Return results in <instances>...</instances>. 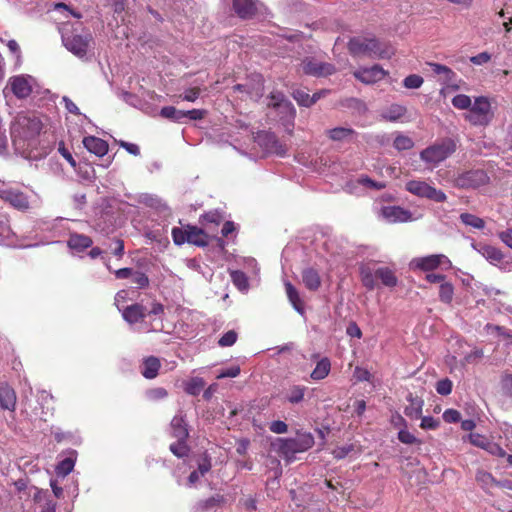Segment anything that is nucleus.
<instances>
[{
	"mask_svg": "<svg viewBox=\"0 0 512 512\" xmlns=\"http://www.w3.org/2000/svg\"><path fill=\"white\" fill-rule=\"evenodd\" d=\"M42 122L35 115L20 114L11 127L13 143L18 150L25 153L36 145V137L42 130Z\"/></svg>",
	"mask_w": 512,
	"mask_h": 512,
	"instance_id": "f257e3e1",
	"label": "nucleus"
},
{
	"mask_svg": "<svg viewBox=\"0 0 512 512\" xmlns=\"http://www.w3.org/2000/svg\"><path fill=\"white\" fill-rule=\"evenodd\" d=\"M272 445L277 452L290 459L294 454L310 449L314 445V437L310 433H302L295 438H279Z\"/></svg>",
	"mask_w": 512,
	"mask_h": 512,
	"instance_id": "f03ea898",
	"label": "nucleus"
},
{
	"mask_svg": "<svg viewBox=\"0 0 512 512\" xmlns=\"http://www.w3.org/2000/svg\"><path fill=\"white\" fill-rule=\"evenodd\" d=\"M494 118L491 102L485 96L476 97L465 114V119L474 126H487Z\"/></svg>",
	"mask_w": 512,
	"mask_h": 512,
	"instance_id": "7ed1b4c3",
	"label": "nucleus"
},
{
	"mask_svg": "<svg viewBox=\"0 0 512 512\" xmlns=\"http://www.w3.org/2000/svg\"><path fill=\"white\" fill-rule=\"evenodd\" d=\"M62 41L66 49L78 58H84L94 44L90 32L84 34L68 33L65 28L62 30Z\"/></svg>",
	"mask_w": 512,
	"mask_h": 512,
	"instance_id": "20e7f679",
	"label": "nucleus"
},
{
	"mask_svg": "<svg viewBox=\"0 0 512 512\" xmlns=\"http://www.w3.org/2000/svg\"><path fill=\"white\" fill-rule=\"evenodd\" d=\"M456 151V143L450 138L441 140L427 147L420 153V158L432 166L438 165Z\"/></svg>",
	"mask_w": 512,
	"mask_h": 512,
	"instance_id": "39448f33",
	"label": "nucleus"
},
{
	"mask_svg": "<svg viewBox=\"0 0 512 512\" xmlns=\"http://www.w3.org/2000/svg\"><path fill=\"white\" fill-rule=\"evenodd\" d=\"M348 49L353 56H385L380 42L375 38L354 37L350 39Z\"/></svg>",
	"mask_w": 512,
	"mask_h": 512,
	"instance_id": "423d86ee",
	"label": "nucleus"
},
{
	"mask_svg": "<svg viewBox=\"0 0 512 512\" xmlns=\"http://www.w3.org/2000/svg\"><path fill=\"white\" fill-rule=\"evenodd\" d=\"M440 266L451 268V261L444 254H433L425 257L413 258L409 263L411 270L432 271Z\"/></svg>",
	"mask_w": 512,
	"mask_h": 512,
	"instance_id": "0eeeda50",
	"label": "nucleus"
},
{
	"mask_svg": "<svg viewBox=\"0 0 512 512\" xmlns=\"http://www.w3.org/2000/svg\"><path fill=\"white\" fill-rule=\"evenodd\" d=\"M472 247L492 265L504 270H512V262L504 261V254L497 247L486 243L472 244Z\"/></svg>",
	"mask_w": 512,
	"mask_h": 512,
	"instance_id": "6e6552de",
	"label": "nucleus"
},
{
	"mask_svg": "<svg viewBox=\"0 0 512 512\" xmlns=\"http://www.w3.org/2000/svg\"><path fill=\"white\" fill-rule=\"evenodd\" d=\"M406 189L416 196L425 197L435 202H444L446 200L444 192L437 190L424 181L411 180L406 183Z\"/></svg>",
	"mask_w": 512,
	"mask_h": 512,
	"instance_id": "1a4fd4ad",
	"label": "nucleus"
},
{
	"mask_svg": "<svg viewBox=\"0 0 512 512\" xmlns=\"http://www.w3.org/2000/svg\"><path fill=\"white\" fill-rule=\"evenodd\" d=\"M8 85L17 98L28 97L36 86L35 79L30 75H17L9 79Z\"/></svg>",
	"mask_w": 512,
	"mask_h": 512,
	"instance_id": "9d476101",
	"label": "nucleus"
},
{
	"mask_svg": "<svg viewBox=\"0 0 512 512\" xmlns=\"http://www.w3.org/2000/svg\"><path fill=\"white\" fill-rule=\"evenodd\" d=\"M303 73L316 77H325L335 72V67L330 63L319 61L312 57L305 58L300 64Z\"/></svg>",
	"mask_w": 512,
	"mask_h": 512,
	"instance_id": "9b49d317",
	"label": "nucleus"
},
{
	"mask_svg": "<svg viewBox=\"0 0 512 512\" xmlns=\"http://www.w3.org/2000/svg\"><path fill=\"white\" fill-rule=\"evenodd\" d=\"M489 177L483 170L468 171L455 180L456 186L460 188H478L487 184Z\"/></svg>",
	"mask_w": 512,
	"mask_h": 512,
	"instance_id": "f8f14e48",
	"label": "nucleus"
},
{
	"mask_svg": "<svg viewBox=\"0 0 512 512\" xmlns=\"http://www.w3.org/2000/svg\"><path fill=\"white\" fill-rule=\"evenodd\" d=\"M0 199L9 203L15 209L25 211L29 209L28 197L21 191L13 188L0 189Z\"/></svg>",
	"mask_w": 512,
	"mask_h": 512,
	"instance_id": "ddd939ff",
	"label": "nucleus"
},
{
	"mask_svg": "<svg viewBox=\"0 0 512 512\" xmlns=\"http://www.w3.org/2000/svg\"><path fill=\"white\" fill-rule=\"evenodd\" d=\"M354 77L364 84H374L386 76V71L379 65L369 68H360L353 73Z\"/></svg>",
	"mask_w": 512,
	"mask_h": 512,
	"instance_id": "4468645a",
	"label": "nucleus"
},
{
	"mask_svg": "<svg viewBox=\"0 0 512 512\" xmlns=\"http://www.w3.org/2000/svg\"><path fill=\"white\" fill-rule=\"evenodd\" d=\"M381 215L390 223L406 222L411 220V214L407 210L397 206L384 207L381 210Z\"/></svg>",
	"mask_w": 512,
	"mask_h": 512,
	"instance_id": "2eb2a0df",
	"label": "nucleus"
},
{
	"mask_svg": "<svg viewBox=\"0 0 512 512\" xmlns=\"http://www.w3.org/2000/svg\"><path fill=\"white\" fill-rule=\"evenodd\" d=\"M84 147L98 157H102L108 152V144L101 138L95 136H87L83 139Z\"/></svg>",
	"mask_w": 512,
	"mask_h": 512,
	"instance_id": "dca6fc26",
	"label": "nucleus"
},
{
	"mask_svg": "<svg viewBox=\"0 0 512 512\" xmlns=\"http://www.w3.org/2000/svg\"><path fill=\"white\" fill-rule=\"evenodd\" d=\"M0 407L11 412L16 408V393L7 384L0 385Z\"/></svg>",
	"mask_w": 512,
	"mask_h": 512,
	"instance_id": "f3484780",
	"label": "nucleus"
},
{
	"mask_svg": "<svg viewBox=\"0 0 512 512\" xmlns=\"http://www.w3.org/2000/svg\"><path fill=\"white\" fill-rule=\"evenodd\" d=\"M233 8L241 18H250L257 10L254 0H233Z\"/></svg>",
	"mask_w": 512,
	"mask_h": 512,
	"instance_id": "a211bd4d",
	"label": "nucleus"
},
{
	"mask_svg": "<svg viewBox=\"0 0 512 512\" xmlns=\"http://www.w3.org/2000/svg\"><path fill=\"white\" fill-rule=\"evenodd\" d=\"M432 71L439 76V81L445 85H452L456 80V73L448 66L438 63H428Z\"/></svg>",
	"mask_w": 512,
	"mask_h": 512,
	"instance_id": "6ab92c4d",
	"label": "nucleus"
},
{
	"mask_svg": "<svg viewBox=\"0 0 512 512\" xmlns=\"http://www.w3.org/2000/svg\"><path fill=\"white\" fill-rule=\"evenodd\" d=\"M123 318L130 324H134L145 317V308L140 304L127 306L122 310Z\"/></svg>",
	"mask_w": 512,
	"mask_h": 512,
	"instance_id": "aec40b11",
	"label": "nucleus"
},
{
	"mask_svg": "<svg viewBox=\"0 0 512 512\" xmlns=\"http://www.w3.org/2000/svg\"><path fill=\"white\" fill-rule=\"evenodd\" d=\"M302 281L305 287L311 291H316L321 285L320 275L313 268H306L302 271Z\"/></svg>",
	"mask_w": 512,
	"mask_h": 512,
	"instance_id": "412c9836",
	"label": "nucleus"
},
{
	"mask_svg": "<svg viewBox=\"0 0 512 512\" xmlns=\"http://www.w3.org/2000/svg\"><path fill=\"white\" fill-rule=\"evenodd\" d=\"M187 242L197 246L207 245V235L204 231L196 226H187Z\"/></svg>",
	"mask_w": 512,
	"mask_h": 512,
	"instance_id": "4be33fe9",
	"label": "nucleus"
},
{
	"mask_svg": "<svg viewBox=\"0 0 512 512\" xmlns=\"http://www.w3.org/2000/svg\"><path fill=\"white\" fill-rule=\"evenodd\" d=\"M285 290H286L287 297H288L290 303L292 304V306L294 307V309L298 313L303 315L304 310H305L304 303L301 300L297 289L290 282H285Z\"/></svg>",
	"mask_w": 512,
	"mask_h": 512,
	"instance_id": "5701e85b",
	"label": "nucleus"
},
{
	"mask_svg": "<svg viewBox=\"0 0 512 512\" xmlns=\"http://www.w3.org/2000/svg\"><path fill=\"white\" fill-rule=\"evenodd\" d=\"M235 91L245 92L251 99L258 100L263 95V82L260 76H257V83L252 87L248 88L246 85L238 84L234 86Z\"/></svg>",
	"mask_w": 512,
	"mask_h": 512,
	"instance_id": "b1692460",
	"label": "nucleus"
},
{
	"mask_svg": "<svg viewBox=\"0 0 512 512\" xmlns=\"http://www.w3.org/2000/svg\"><path fill=\"white\" fill-rule=\"evenodd\" d=\"M406 108L399 104H392L388 108L382 111V119L390 122H394L402 118L406 114Z\"/></svg>",
	"mask_w": 512,
	"mask_h": 512,
	"instance_id": "393cba45",
	"label": "nucleus"
},
{
	"mask_svg": "<svg viewBox=\"0 0 512 512\" xmlns=\"http://www.w3.org/2000/svg\"><path fill=\"white\" fill-rule=\"evenodd\" d=\"M159 368V359L154 356H150L143 361L142 375L147 379H153L157 376Z\"/></svg>",
	"mask_w": 512,
	"mask_h": 512,
	"instance_id": "a878e982",
	"label": "nucleus"
},
{
	"mask_svg": "<svg viewBox=\"0 0 512 512\" xmlns=\"http://www.w3.org/2000/svg\"><path fill=\"white\" fill-rule=\"evenodd\" d=\"M326 133L333 141H348L354 136L355 131L348 127H336L327 130Z\"/></svg>",
	"mask_w": 512,
	"mask_h": 512,
	"instance_id": "bb28decb",
	"label": "nucleus"
},
{
	"mask_svg": "<svg viewBox=\"0 0 512 512\" xmlns=\"http://www.w3.org/2000/svg\"><path fill=\"white\" fill-rule=\"evenodd\" d=\"M92 239L86 235L73 234L68 240V245L71 249L82 251L92 245Z\"/></svg>",
	"mask_w": 512,
	"mask_h": 512,
	"instance_id": "cd10ccee",
	"label": "nucleus"
},
{
	"mask_svg": "<svg viewBox=\"0 0 512 512\" xmlns=\"http://www.w3.org/2000/svg\"><path fill=\"white\" fill-rule=\"evenodd\" d=\"M172 433L178 440H185L188 436L185 421L181 416H175L171 421Z\"/></svg>",
	"mask_w": 512,
	"mask_h": 512,
	"instance_id": "c85d7f7f",
	"label": "nucleus"
},
{
	"mask_svg": "<svg viewBox=\"0 0 512 512\" xmlns=\"http://www.w3.org/2000/svg\"><path fill=\"white\" fill-rule=\"evenodd\" d=\"M408 400L410 403L405 407L404 413L412 419H418L422 414L423 401L419 398H413L411 395Z\"/></svg>",
	"mask_w": 512,
	"mask_h": 512,
	"instance_id": "c756f323",
	"label": "nucleus"
},
{
	"mask_svg": "<svg viewBox=\"0 0 512 512\" xmlns=\"http://www.w3.org/2000/svg\"><path fill=\"white\" fill-rule=\"evenodd\" d=\"M331 369V363L328 358H323L316 364V367L311 373L313 380H322L328 376Z\"/></svg>",
	"mask_w": 512,
	"mask_h": 512,
	"instance_id": "7c9ffc66",
	"label": "nucleus"
},
{
	"mask_svg": "<svg viewBox=\"0 0 512 512\" xmlns=\"http://www.w3.org/2000/svg\"><path fill=\"white\" fill-rule=\"evenodd\" d=\"M375 275L387 287H394L397 284V278L389 268H379L375 271Z\"/></svg>",
	"mask_w": 512,
	"mask_h": 512,
	"instance_id": "2f4dec72",
	"label": "nucleus"
},
{
	"mask_svg": "<svg viewBox=\"0 0 512 512\" xmlns=\"http://www.w3.org/2000/svg\"><path fill=\"white\" fill-rule=\"evenodd\" d=\"M270 102H269V106H273V107H283V108H286L292 112H294V108L292 106V104L285 98L284 94L282 92H279V91H275V92H272L270 94Z\"/></svg>",
	"mask_w": 512,
	"mask_h": 512,
	"instance_id": "473e14b6",
	"label": "nucleus"
},
{
	"mask_svg": "<svg viewBox=\"0 0 512 512\" xmlns=\"http://www.w3.org/2000/svg\"><path fill=\"white\" fill-rule=\"evenodd\" d=\"M307 390L304 386H292L287 394L286 399L291 404H298L304 399L305 391Z\"/></svg>",
	"mask_w": 512,
	"mask_h": 512,
	"instance_id": "72a5a7b5",
	"label": "nucleus"
},
{
	"mask_svg": "<svg viewBox=\"0 0 512 512\" xmlns=\"http://www.w3.org/2000/svg\"><path fill=\"white\" fill-rule=\"evenodd\" d=\"M160 115L166 119H170L176 122L182 121L184 118H186L185 111L177 110L173 106H166L163 107L160 111Z\"/></svg>",
	"mask_w": 512,
	"mask_h": 512,
	"instance_id": "f704fd0d",
	"label": "nucleus"
},
{
	"mask_svg": "<svg viewBox=\"0 0 512 512\" xmlns=\"http://www.w3.org/2000/svg\"><path fill=\"white\" fill-rule=\"evenodd\" d=\"M460 220L463 224L475 229H483L485 227L484 220L474 214L462 213L460 215Z\"/></svg>",
	"mask_w": 512,
	"mask_h": 512,
	"instance_id": "c9c22d12",
	"label": "nucleus"
},
{
	"mask_svg": "<svg viewBox=\"0 0 512 512\" xmlns=\"http://www.w3.org/2000/svg\"><path fill=\"white\" fill-rule=\"evenodd\" d=\"M476 480L482 486V488L485 489L491 488L494 485L499 484L491 473L483 470L477 472Z\"/></svg>",
	"mask_w": 512,
	"mask_h": 512,
	"instance_id": "e433bc0d",
	"label": "nucleus"
},
{
	"mask_svg": "<svg viewBox=\"0 0 512 512\" xmlns=\"http://www.w3.org/2000/svg\"><path fill=\"white\" fill-rule=\"evenodd\" d=\"M75 458L72 456L66 457L56 467V473L59 476L65 477L67 476L74 468Z\"/></svg>",
	"mask_w": 512,
	"mask_h": 512,
	"instance_id": "4c0bfd02",
	"label": "nucleus"
},
{
	"mask_svg": "<svg viewBox=\"0 0 512 512\" xmlns=\"http://www.w3.org/2000/svg\"><path fill=\"white\" fill-rule=\"evenodd\" d=\"M360 273L363 285L368 289H373L376 285L375 278L377 277L373 274L372 270L369 267L362 266Z\"/></svg>",
	"mask_w": 512,
	"mask_h": 512,
	"instance_id": "58836bf2",
	"label": "nucleus"
},
{
	"mask_svg": "<svg viewBox=\"0 0 512 512\" xmlns=\"http://www.w3.org/2000/svg\"><path fill=\"white\" fill-rule=\"evenodd\" d=\"M230 277L233 284L241 291L248 289V279L246 275L241 271H231Z\"/></svg>",
	"mask_w": 512,
	"mask_h": 512,
	"instance_id": "ea45409f",
	"label": "nucleus"
},
{
	"mask_svg": "<svg viewBox=\"0 0 512 512\" xmlns=\"http://www.w3.org/2000/svg\"><path fill=\"white\" fill-rule=\"evenodd\" d=\"M393 146L398 151L409 150L414 146V142L410 137L398 134L394 139Z\"/></svg>",
	"mask_w": 512,
	"mask_h": 512,
	"instance_id": "a19ab883",
	"label": "nucleus"
},
{
	"mask_svg": "<svg viewBox=\"0 0 512 512\" xmlns=\"http://www.w3.org/2000/svg\"><path fill=\"white\" fill-rule=\"evenodd\" d=\"M454 294V288L452 284L444 282L439 288V298L442 302L450 303Z\"/></svg>",
	"mask_w": 512,
	"mask_h": 512,
	"instance_id": "79ce46f5",
	"label": "nucleus"
},
{
	"mask_svg": "<svg viewBox=\"0 0 512 512\" xmlns=\"http://www.w3.org/2000/svg\"><path fill=\"white\" fill-rule=\"evenodd\" d=\"M467 438L472 445L481 448L485 451L490 443V440L488 438L478 433H470L467 436Z\"/></svg>",
	"mask_w": 512,
	"mask_h": 512,
	"instance_id": "37998d69",
	"label": "nucleus"
},
{
	"mask_svg": "<svg viewBox=\"0 0 512 512\" xmlns=\"http://www.w3.org/2000/svg\"><path fill=\"white\" fill-rule=\"evenodd\" d=\"M452 104L457 109H461V110L468 109L469 110L473 103L469 96L464 95V94H458L452 99Z\"/></svg>",
	"mask_w": 512,
	"mask_h": 512,
	"instance_id": "c03bdc74",
	"label": "nucleus"
},
{
	"mask_svg": "<svg viewBox=\"0 0 512 512\" xmlns=\"http://www.w3.org/2000/svg\"><path fill=\"white\" fill-rule=\"evenodd\" d=\"M292 95L297 103L301 106L309 107L313 105V99H310V95L304 90L297 89L293 92Z\"/></svg>",
	"mask_w": 512,
	"mask_h": 512,
	"instance_id": "a18cd8bd",
	"label": "nucleus"
},
{
	"mask_svg": "<svg viewBox=\"0 0 512 512\" xmlns=\"http://www.w3.org/2000/svg\"><path fill=\"white\" fill-rule=\"evenodd\" d=\"M501 390H502V393L509 397V398H512V374H505L501 377Z\"/></svg>",
	"mask_w": 512,
	"mask_h": 512,
	"instance_id": "49530a36",
	"label": "nucleus"
},
{
	"mask_svg": "<svg viewBox=\"0 0 512 512\" xmlns=\"http://www.w3.org/2000/svg\"><path fill=\"white\" fill-rule=\"evenodd\" d=\"M186 236H187V226L184 229L178 228V227H174L172 229V238L176 245H182L185 242H187Z\"/></svg>",
	"mask_w": 512,
	"mask_h": 512,
	"instance_id": "de8ad7c7",
	"label": "nucleus"
},
{
	"mask_svg": "<svg viewBox=\"0 0 512 512\" xmlns=\"http://www.w3.org/2000/svg\"><path fill=\"white\" fill-rule=\"evenodd\" d=\"M423 84V78L419 75L412 74L404 79V86L408 89H417Z\"/></svg>",
	"mask_w": 512,
	"mask_h": 512,
	"instance_id": "09e8293b",
	"label": "nucleus"
},
{
	"mask_svg": "<svg viewBox=\"0 0 512 512\" xmlns=\"http://www.w3.org/2000/svg\"><path fill=\"white\" fill-rule=\"evenodd\" d=\"M237 340V333L233 330L226 332L218 341L221 347L232 346Z\"/></svg>",
	"mask_w": 512,
	"mask_h": 512,
	"instance_id": "8fccbe9b",
	"label": "nucleus"
},
{
	"mask_svg": "<svg viewBox=\"0 0 512 512\" xmlns=\"http://www.w3.org/2000/svg\"><path fill=\"white\" fill-rule=\"evenodd\" d=\"M452 382L448 378L442 379L436 384V391L440 395H449L452 391Z\"/></svg>",
	"mask_w": 512,
	"mask_h": 512,
	"instance_id": "3c124183",
	"label": "nucleus"
},
{
	"mask_svg": "<svg viewBox=\"0 0 512 512\" xmlns=\"http://www.w3.org/2000/svg\"><path fill=\"white\" fill-rule=\"evenodd\" d=\"M131 280L134 284H136L139 288L147 287L149 284L148 277L142 272H133L131 276Z\"/></svg>",
	"mask_w": 512,
	"mask_h": 512,
	"instance_id": "603ef678",
	"label": "nucleus"
},
{
	"mask_svg": "<svg viewBox=\"0 0 512 512\" xmlns=\"http://www.w3.org/2000/svg\"><path fill=\"white\" fill-rule=\"evenodd\" d=\"M486 451L493 455V456H496V457H506L507 458V454L505 452V450L497 443L495 442H492L490 441Z\"/></svg>",
	"mask_w": 512,
	"mask_h": 512,
	"instance_id": "864d4df0",
	"label": "nucleus"
},
{
	"mask_svg": "<svg viewBox=\"0 0 512 512\" xmlns=\"http://www.w3.org/2000/svg\"><path fill=\"white\" fill-rule=\"evenodd\" d=\"M185 440H178L176 444L170 445L171 452L177 457H183L187 454V447L184 444Z\"/></svg>",
	"mask_w": 512,
	"mask_h": 512,
	"instance_id": "5fc2aeb1",
	"label": "nucleus"
},
{
	"mask_svg": "<svg viewBox=\"0 0 512 512\" xmlns=\"http://www.w3.org/2000/svg\"><path fill=\"white\" fill-rule=\"evenodd\" d=\"M398 439L404 444H415L418 442L417 438L406 429L399 431Z\"/></svg>",
	"mask_w": 512,
	"mask_h": 512,
	"instance_id": "6e6d98bb",
	"label": "nucleus"
},
{
	"mask_svg": "<svg viewBox=\"0 0 512 512\" xmlns=\"http://www.w3.org/2000/svg\"><path fill=\"white\" fill-rule=\"evenodd\" d=\"M200 95V88L194 87L185 90V92L180 96L183 100L194 102Z\"/></svg>",
	"mask_w": 512,
	"mask_h": 512,
	"instance_id": "4d7b16f0",
	"label": "nucleus"
},
{
	"mask_svg": "<svg viewBox=\"0 0 512 512\" xmlns=\"http://www.w3.org/2000/svg\"><path fill=\"white\" fill-rule=\"evenodd\" d=\"M270 431L276 434H283L288 431V426L285 422L277 420L273 421L269 426Z\"/></svg>",
	"mask_w": 512,
	"mask_h": 512,
	"instance_id": "13d9d810",
	"label": "nucleus"
},
{
	"mask_svg": "<svg viewBox=\"0 0 512 512\" xmlns=\"http://www.w3.org/2000/svg\"><path fill=\"white\" fill-rule=\"evenodd\" d=\"M491 60V55L488 52H481L470 58L471 63L475 65H483Z\"/></svg>",
	"mask_w": 512,
	"mask_h": 512,
	"instance_id": "bf43d9fd",
	"label": "nucleus"
},
{
	"mask_svg": "<svg viewBox=\"0 0 512 512\" xmlns=\"http://www.w3.org/2000/svg\"><path fill=\"white\" fill-rule=\"evenodd\" d=\"M239 374H240V367L239 366H232V367H230L228 369L222 370L217 375V378L218 379H222V378H226V377L234 378V377H237Z\"/></svg>",
	"mask_w": 512,
	"mask_h": 512,
	"instance_id": "052dcab7",
	"label": "nucleus"
},
{
	"mask_svg": "<svg viewBox=\"0 0 512 512\" xmlns=\"http://www.w3.org/2000/svg\"><path fill=\"white\" fill-rule=\"evenodd\" d=\"M443 419L447 423H456L460 420V413L455 409H447L443 413Z\"/></svg>",
	"mask_w": 512,
	"mask_h": 512,
	"instance_id": "680f3d73",
	"label": "nucleus"
},
{
	"mask_svg": "<svg viewBox=\"0 0 512 512\" xmlns=\"http://www.w3.org/2000/svg\"><path fill=\"white\" fill-rule=\"evenodd\" d=\"M167 396L166 389L162 387L154 388L148 391V397L152 400L163 399Z\"/></svg>",
	"mask_w": 512,
	"mask_h": 512,
	"instance_id": "e2e57ef3",
	"label": "nucleus"
},
{
	"mask_svg": "<svg viewBox=\"0 0 512 512\" xmlns=\"http://www.w3.org/2000/svg\"><path fill=\"white\" fill-rule=\"evenodd\" d=\"M62 102L64 103L65 108L70 113L75 114V115H80L81 114L79 108L77 107V105L70 98H68L67 96H64L62 98Z\"/></svg>",
	"mask_w": 512,
	"mask_h": 512,
	"instance_id": "0e129e2a",
	"label": "nucleus"
},
{
	"mask_svg": "<svg viewBox=\"0 0 512 512\" xmlns=\"http://www.w3.org/2000/svg\"><path fill=\"white\" fill-rule=\"evenodd\" d=\"M498 237L506 246L512 249V229L499 232Z\"/></svg>",
	"mask_w": 512,
	"mask_h": 512,
	"instance_id": "69168bd1",
	"label": "nucleus"
},
{
	"mask_svg": "<svg viewBox=\"0 0 512 512\" xmlns=\"http://www.w3.org/2000/svg\"><path fill=\"white\" fill-rule=\"evenodd\" d=\"M438 425L439 422L433 417H423L420 426L423 429H436Z\"/></svg>",
	"mask_w": 512,
	"mask_h": 512,
	"instance_id": "338daca9",
	"label": "nucleus"
},
{
	"mask_svg": "<svg viewBox=\"0 0 512 512\" xmlns=\"http://www.w3.org/2000/svg\"><path fill=\"white\" fill-rule=\"evenodd\" d=\"M203 386L204 383L201 379H195L189 384L187 391L190 394H197L203 388Z\"/></svg>",
	"mask_w": 512,
	"mask_h": 512,
	"instance_id": "774afa93",
	"label": "nucleus"
}]
</instances>
